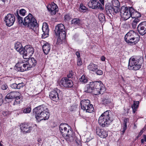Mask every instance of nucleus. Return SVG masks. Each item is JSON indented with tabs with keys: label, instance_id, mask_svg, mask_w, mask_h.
Wrapping results in <instances>:
<instances>
[{
	"label": "nucleus",
	"instance_id": "nucleus-1",
	"mask_svg": "<svg viewBox=\"0 0 146 146\" xmlns=\"http://www.w3.org/2000/svg\"><path fill=\"white\" fill-rule=\"evenodd\" d=\"M86 92L92 93L95 95H98L104 92V86L101 81L91 82L89 84L86 85Z\"/></svg>",
	"mask_w": 146,
	"mask_h": 146
},
{
	"label": "nucleus",
	"instance_id": "nucleus-2",
	"mask_svg": "<svg viewBox=\"0 0 146 146\" xmlns=\"http://www.w3.org/2000/svg\"><path fill=\"white\" fill-rule=\"evenodd\" d=\"M33 113L38 121L48 119L50 114L47 107L43 105L39 106L33 110Z\"/></svg>",
	"mask_w": 146,
	"mask_h": 146
},
{
	"label": "nucleus",
	"instance_id": "nucleus-3",
	"mask_svg": "<svg viewBox=\"0 0 146 146\" xmlns=\"http://www.w3.org/2000/svg\"><path fill=\"white\" fill-rule=\"evenodd\" d=\"M143 62V58L141 56L132 57L129 59L128 69L130 70H138L141 68Z\"/></svg>",
	"mask_w": 146,
	"mask_h": 146
},
{
	"label": "nucleus",
	"instance_id": "nucleus-4",
	"mask_svg": "<svg viewBox=\"0 0 146 146\" xmlns=\"http://www.w3.org/2000/svg\"><path fill=\"white\" fill-rule=\"evenodd\" d=\"M110 112V110L106 111L100 117L98 122L102 127H108L113 121V118L111 117Z\"/></svg>",
	"mask_w": 146,
	"mask_h": 146
},
{
	"label": "nucleus",
	"instance_id": "nucleus-5",
	"mask_svg": "<svg viewBox=\"0 0 146 146\" xmlns=\"http://www.w3.org/2000/svg\"><path fill=\"white\" fill-rule=\"evenodd\" d=\"M59 130L62 136L67 141H70L72 139L73 131L70 129V127L65 123L61 124L59 126Z\"/></svg>",
	"mask_w": 146,
	"mask_h": 146
},
{
	"label": "nucleus",
	"instance_id": "nucleus-6",
	"mask_svg": "<svg viewBox=\"0 0 146 146\" xmlns=\"http://www.w3.org/2000/svg\"><path fill=\"white\" fill-rule=\"evenodd\" d=\"M55 32L56 36L58 37L57 42L60 44L64 40L66 37V32L64 25L62 24H58L55 27Z\"/></svg>",
	"mask_w": 146,
	"mask_h": 146
},
{
	"label": "nucleus",
	"instance_id": "nucleus-7",
	"mask_svg": "<svg viewBox=\"0 0 146 146\" xmlns=\"http://www.w3.org/2000/svg\"><path fill=\"white\" fill-rule=\"evenodd\" d=\"M124 39L125 41L128 44L134 45L139 41L140 37L137 33L131 30L125 35Z\"/></svg>",
	"mask_w": 146,
	"mask_h": 146
},
{
	"label": "nucleus",
	"instance_id": "nucleus-8",
	"mask_svg": "<svg viewBox=\"0 0 146 146\" xmlns=\"http://www.w3.org/2000/svg\"><path fill=\"white\" fill-rule=\"evenodd\" d=\"M24 21L23 25L29 29L33 30L34 28L38 25L36 20L31 13L24 18Z\"/></svg>",
	"mask_w": 146,
	"mask_h": 146
},
{
	"label": "nucleus",
	"instance_id": "nucleus-9",
	"mask_svg": "<svg viewBox=\"0 0 146 146\" xmlns=\"http://www.w3.org/2000/svg\"><path fill=\"white\" fill-rule=\"evenodd\" d=\"M120 13L122 19L124 20H126L131 17L130 8L128 9L125 6L122 7L120 11Z\"/></svg>",
	"mask_w": 146,
	"mask_h": 146
},
{
	"label": "nucleus",
	"instance_id": "nucleus-10",
	"mask_svg": "<svg viewBox=\"0 0 146 146\" xmlns=\"http://www.w3.org/2000/svg\"><path fill=\"white\" fill-rule=\"evenodd\" d=\"M25 53L23 54V57L25 59H27L29 57L31 56L34 52L33 48L30 45L25 46L24 48Z\"/></svg>",
	"mask_w": 146,
	"mask_h": 146
},
{
	"label": "nucleus",
	"instance_id": "nucleus-11",
	"mask_svg": "<svg viewBox=\"0 0 146 146\" xmlns=\"http://www.w3.org/2000/svg\"><path fill=\"white\" fill-rule=\"evenodd\" d=\"M59 84L61 86L66 88H71L73 85L72 80L66 77L62 78L60 81Z\"/></svg>",
	"mask_w": 146,
	"mask_h": 146
},
{
	"label": "nucleus",
	"instance_id": "nucleus-12",
	"mask_svg": "<svg viewBox=\"0 0 146 146\" xmlns=\"http://www.w3.org/2000/svg\"><path fill=\"white\" fill-rule=\"evenodd\" d=\"M15 20L14 15L11 14H8L5 17L4 19L6 25L9 27H11L13 25Z\"/></svg>",
	"mask_w": 146,
	"mask_h": 146
},
{
	"label": "nucleus",
	"instance_id": "nucleus-13",
	"mask_svg": "<svg viewBox=\"0 0 146 146\" xmlns=\"http://www.w3.org/2000/svg\"><path fill=\"white\" fill-rule=\"evenodd\" d=\"M61 91L60 90L55 88L49 94L50 98L52 100L54 101H57L59 100L58 94Z\"/></svg>",
	"mask_w": 146,
	"mask_h": 146
},
{
	"label": "nucleus",
	"instance_id": "nucleus-14",
	"mask_svg": "<svg viewBox=\"0 0 146 146\" xmlns=\"http://www.w3.org/2000/svg\"><path fill=\"white\" fill-rule=\"evenodd\" d=\"M47 8L50 14L52 15H55L58 11L57 6L53 2L50 4L48 5Z\"/></svg>",
	"mask_w": 146,
	"mask_h": 146
},
{
	"label": "nucleus",
	"instance_id": "nucleus-15",
	"mask_svg": "<svg viewBox=\"0 0 146 146\" xmlns=\"http://www.w3.org/2000/svg\"><path fill=\"white\" fill-rule=\"evenodd\" d=\"M88 5L92 9H102V6L98 1L92 0L88 3Z\"/></svg>",
	"mask_w": 146,
	"mask_h": 146
},
{
	"label": "nucleus",
	"instance_id": "nucleus-16",
	"mask_svg": "<svg viewBox=\"0 0 146 146\" xmlns=\"http://www.w3.org/2000/svg\"><path fill=\"white\" fill-rule=\"evenodd\" d=\"M137 29L139 33L141 35L146 33V21L141 23L138 25Z\"/></svg>",
	"mask_w": 146,
	"mask_h": 146
},
{
	"label": "nucleus",
	"instance_id": "nucleus-17",
	"mask_svg": "<svg viewBox=\"0 0 146 146\" xmlns=\"http://www.w3.org/2000/svg\"><path fill=\"white\" fill-rule=\"evenodd\" d=\"M42 29L43 32L42 35V38H44L48 37V36L49 29L48 25L46 23L44 22L43 23Z\"/></svg>",
	"mask_w": 146,
	"mask_h": 146
},
{
	"label": "nucleus",
	"instance_id": "nucleus-18",
	"mask_svg": "<svg viewBox=\"0 0 146 146\" xmlns=\"http://www.w3.org/2000/svg\"><path fill=\"white\" fill-rule=\"evenodd\" d=\"M40 44L42 46L44 53L46 54H48L50 49L49 44L47 42L43 40L41 41Z\"/></svg>",
	"mask_w": 146,
	"mask_h": 146
},
{
	"label": "nucleus",
	"instance_id": "nucleus-19",
	"mask_svg": "<svg viewBox=\"0 0 146 146\" xmlns=\"http://www.w3.org/2000/svg\"><path fill=\"white\" fill-rule=\"evenodd\" d=\"M96 131L97 134L101 138H105L108 136L107 131L103 129L98 128L96 129Z\"/></svg>",
	"mask_w": 146,
	"mask_h": 146
},
{
	"label": "nucleus",
	"instance_id": "nucleus-20",
	"mask_svg": "<svg viewBox=\"0 0 146 146\" xmlns=\"http://www.w3.org/2000/svg\"><path fill=\"white\" fill-rule=\"evenodd\" d=\"M15 48L21 54H23L25 53L24 48L21 44L19 42H17L15 44Z\"/></svg>",
	"mask_w": 146,
	"mask_h": 146
},
{
	"label": "nucleus",
	"instance_id": "nucleus-21",
	"mask_svg": "<svg viewBox=\"0 0 146 146\" xmlns=\"http://www.w3.org/2000/svg\"><path fill=\"white\" fill-rule=\"evenodd\" d=\"M130 11L131 13V17L132 18L140 19L141 17V15L140 13L135 11L133 8H130Z\"/></svg>",
	"mask_w": 146,
	"mask_h": 146
},
{
	"label": "nucleus",
	"instance_id": "nucleus-22",
	"mask_svg": "<svg viewBox=\"0 0 146 146\" xmlns=\"http://www.w3.org/2000/svg\"><path fill=\"white\" fill-rule=\"evenodd\" d=\"M90 104V101L88 100H82L80 102L81 109L84 110H85L86 107H87Z\"/></svg>",
	"mask_w": 146,
	"mask_h": 146
},
{
	"label": "nucleus",
	"instance_id": "nucleus-23",
	"mask_svg": "<svg viewBox=\"0 0 146 146\" xmlns=\"http://www.w3.org/2000/svg\"><path fill=\"white\" fill-rule=\"evenodd\" d=\"M72 139L70 141H67L68 142H71L72 141H74L75 142L76 146H82V143L81 142V139L80 138H78L75 135L74 132H73L72 135Z\"/></svg>",
	"mask_w": 146,
	"mask_h": 146
},
{
	"label": "nucleus",
	"instance_id": "nucleus-24",
	"mask_svg": "<svg viewBox=\"0 0 146 146\" xmlns=\"http://www.w3.org/2000/svg\"><path fill=\"white\" fill-rule=\"evenodd\" d=\"M21 130L24 133H29L31 130L32 127L29 126L27 124H22L21 125Z\"/></svg>",
	"mask_w": 146,
	"mask_h": 146
},
{
	"label": "nucleus",
	"instance_id": "nucleus-25",
	"mask_svg": "<svg viewBox=\"0 0 146 146\" xmlns=\"http://www.w3.org/2000/svg\"><path fill=\"white\" fill-rule=\"evenodd\" d=\"M98 66L92 62L90 63L87 66V69L90 71L95 72L98 68Z\"/></svg>",
	"mask_w": 146,
	"mask_h": 146
},
{
	"label": "nucleus",
	"instance_id": "nucleus-26",
	"mask_svg": "<svg viewBox=\"0 0 146 146\" xmlns=\"http://www.w3.org/2000/svg\"><path fill=\"white\" fill-rule=\"evenodd\" d=\"M26 63H28L30 68H31L35 66L36 64V61L34 58H29Z\"/></svg>",
	"mask_w": 146,
	"mask_h": 146
},
{
	"label": "nucleus",
	"instance_id": "nucleus-27",
	"mask_svg": "<svg viewBox=\"0 0 146 146\" xmlns=\"http://www.w3.org/2000/svg\"><path fill=\"white\" fill-rule=\"evenodd\" d=\"M15 99V101L13 104L14 105L19 104L21 103L23 101V97L20 94L19 96Z\"/></svg>",
	"mask_w": 146,
	"mask_h": 146
},
{
	"label": "nucleus",
	"instance_id": "nucleus-28",
	"mask_svg": "<svg viewBox=\"0 0 146 146\" xmlns=\"http://www.w3.org/2000/svg\"><path fill=\"white\" fill-rule=\"evenodd\" d=\"M139 102L138 101H133V104L131 106V108L133 110V112L134 113L137 111L139 107Z\"/></svg>",
	"mask_w": 146,
	"mask_h": 146
},
{
	"label": "nucleus",
	"instance_id": "nucleus-29",
	"mask_svg": "<svg viewBox=\"0 0 146 146\" xmlns=\"http://www.w3.org/2000/svg\"><path fill=\"white\" fill-rule=\"evenodd\" d=\"M24 61H20L16 64L15 66L18 71H21V68H22L24 65Z\"/></svg>",
	"mask_w": 146,
	"mask_h": 146
},
{
	"label": "nucleus",
	"instance_id": "nucleus-30",
	"mask_svg": "<svg viewBox=\"0 0 146 146\" xmlns=\"http://www.w3.org/2000/svg\"><path fill=\"white\" fill-rule=\"evenodd\" d=\"M27 61H24V65L23 67L21 69V72H23L25 71L29 70L31 68L28 63H26Z\"/></svg>",
	"mask_w": 146,
	"mask_h": 146
},
{
	"label": "nucleus",
	"instance_id": "nucleus-31",
	"mask_svg": "<svg viewBox=\"0 0 146 146\" xmlns=\"http://www.w3.org/2000/svg\"><path fill=\"white\" fill-rule=\"evenodd\" d=\"M134 19L131 23L132 27L133 29L136 28L137 23L141 20L140 19Z\"/></svg>",
	"mask_w": 146,
	"mask_h": 146
},
{
	"label": "nucleus",
	"instance_id": "nucleus-32",
	"mask_svg": "<svg viewBox=\"0 0 146 146\" xmlns=\"http://www.w3.org/2000/svg\"><path fill=\"white\" fill-rule=\"evenodd\" d=\"M15 16L17 17V21L19 24H23L24 22L23 21V18L20 17L18 13V10H17L16 11V13L15 14Z\"/></svg>",
	"mask_w": 146,
	"mask_h": 146
},
{
	"label": "nucleus",
	"instance_id": "nucleus-33",
	"mask_svg": "<svg viewBox=\"0 0 146 146\" xmlns=\"http://www.w3.org/2000/svg\"><path fill=\"white\" fill-rule=\"evenodd\" d=\"M113 6H111L110 4H108L106 5V9L107 12L110 13V14L112 13V9Z\"/></svg>",
	"mask_w": 146,
	"mask_h": 146
},
{
	"label": "nucleus",
	"instance_id": "nucleus-34",
	"mask_svg": "<svg viewBox=\"0 0 146 146\" xmlns=\"http://www.w3.org/2000/svg\"><path fill=\"white\" fill-rule=\"evenodd\" d=\"M94 110V108L92 104H90V105L86 107L85 110L86 112L88 113H92Z\"/></svg>",
	"mask_w": 146,
	"mask_h": 146
},
{
	"label": "nucleus",
	"instance_id": "nucleus-35",
	"mask_svg": "<svg viewBox=\"0 0 146 146\" xmlns=\"http://www.w3.org/2000/svg\"><path fill=\"white\" fill-rule=\"evenodd\" d=\"M79 80L82 84H85L88 81L87 78L84 75H83L79 79Z\"/></svg>",
	"mask_w": 146,
	"mask_h": 146
},
{
	"label": "nucleus",
	"instance_id": "nucleus-36",
	"mask_svg": "<svg viewBox=\"0 0 146 146\" xmlns=\"http://www.w3.org/2000/svg\"><path fill=\"white\" fill-rule=\"evenodd\" d=\"M98 17L100 21L102 23H103L105 21V17L103 13H100Z\"/></svg>",
	"mask_w": 146,
	"mask_h": 146
},
{
	"label": "nucleus",
	"instance_id": "nucleus-37",
	"mask_svg": "<svg viewBox=\"0 0 146 146\" xmlns=\"http://www.w3.org/2000/svg\"><path fill=\"white\" fill-rule=\"evenodd\" d=\"M119 7V6L113 7V9L112 10V13H119L120 11Z\"/></svg>",
	"mask_w": 146,
	"mask_h": 146
},
{
	"label": "nucleus",
	"instance_id": "nucleus-38",
	"mask_svg": "<svg viewBox=\"0 0 146 146\" xmlns=\"http://www.w3.org/2000/svg\"><path fill=\"white\" fill-rule=\"evenodd\" d=\"M72 24L74 25H79L80 23V20L78 19H74L71 21Z\"/></svg>",
	"mask_w": 146,
	"mask_h": 146
},
{
	"label": "nucleus",
	"instance_id": "nucleus-39",
	"mask_svg": "<svg viewBox=\"0 0 146 146\" xmlns=\"http://www.w3.org/2000/svg\"><path fill=\"white\" fill-rule=\"evenodd\" d=\"M111 3L113 7L119 6L120 5L119 2L118 0H112Z\"/></svg>",
	"mask_w": 146,
	"mask_h": 146
},
{
	"label": "nucleus",
	"instance_id": "nucleus-40",
	"mask_svg": "<svg viewBox=\"0 0 146 146\" xmlns=\"http://www.w3.org/2000/svg\"><path fill=\"white\" fill-rule=\"evenodd\" d=\"M18 10L19 14L20 15L22 16H24L26 13V11L25 9H22L19 10L18 9Z\"/></svg>",
	"mask_w": 146,
	"mask_h": 146
},
{
	"label": "nucleus",
	"instance_id": "nucleus-41",
	"mask_svg": "<svg viewBox=\"0 0 146 146\" xmlns=\"http://www.w3.org/2000/svg\"><path fill=\"white\" fill-rule=\"evenodd\" d=\"M12 93L13 99L15 98L20 94L19 92H12Z\"/></svg>",
	"mask_w": 146,
	"mask_h": 146
},
{
	"label": "nucleus",
	"instance_id": "nucleus-42",
	"mask_svg": "<svg viewBox=\"0 0 146 146\" xmlns=\"http://www.w3.org/2000/svg\"><path fill=\"white\" fill-rule=\"evenodd\" d=\"M11 114V112L8 110H5L3 111V114L5 116L7 117L9 116Z\"/></svg>",
	"mask_w": 146,
	"mask_h": 146
},
{
	"label": "nucleus",
	"instance_id": "nucleus-43",
	"mask_svg": "<svg viewBox=\"0 0 146 146\" xmlns=\"http://www.w3.org/2000/svg\"><path fill=\"white\" fill-rule=\"evenodd\" d=\"M31 110V108L30 107H28L24 109L23 111V112L26 113H30Z\"/></svg>",
	"mask_w": 146,
	"mask_h": 146
},
{
	"label": "nucleus",
	"instance_id": "nucleus-44",
	"mask_svg": "<svg viewBox=\"0 0 146 146\" xmlns=\"http://www.w3.org/2000/svg\"><path fill=\"white\" fill-rule=\"evenodd\" d=\"M12 94V92L8 94L6 97H5V100L7 99H13Z\"/></svg>",
	"mask_w": 146,
	"mask_h": 146
},
{
	"label": "nucleus",
	"instance_id": "nucleus-45",
	"mask_svg": "<svg viewBox=\"0 0 146 146\" xmlns=\"http://www.w3.org/2000/svg\"><path fill=\"white\" fill-rule=\"evenodd\" d=\"M74 75V72L72 71H70L67 75L68 78H72Z\"/></svg>",
	"mask_w": 146,
	"mask_h": 146
},
{
	"label": "nucleus",
	"instance_id": "nucleus-46",
	"mask_svg": "<svg viewBox=\"0 0 146 146\" xmlns=\"http://www.w3.org/2000/svg\"><path fill=\"white\" fill-rule=\"evenodd\" d=\"M24 85V84L23 82L17 84V89H19L23 87Z\"/></svg>",
	"mask_w": 146,
	"mask_h": 146
},
{
	"label": "nucleus",
	"instance_id": "nucleus-47",
	"mask_svg": "<svg viewBox=\"0 0 146 146\" xmlns=\"http://www.w3.org/2000/svg\"><path fill=\"white\" fill-rule=\"evenodd\" d=\"M80 8L81 9L83 10H85V11H86L88 10L86 7L83 5L82 4H80Z\"/></svg>",
	"mask_w": 146,
	"mask_h": 146
},
{
	"label": "nucleus",
	"instance_id": "nucleus-48",
	"mask_svg": "<svg viewBox=\"0 0 146 146\" xmlns=\"http://www.w3.org/2000/svg\"><path fill=\"white\" fill-rule=\"evenodd\" d=\"M127 125L123 124V128L121 131L122 132L123 134L124 133L125 130L127 129Z\"/></svg>",
	"mask_w": 146,
	"mask_h": 146
},
{
	"label": "nucleus",
	"instance_id": "nucleus-49",
	"mask_svg": "<svg viewBox=\"0 0 146 146\" xmlns=\"http://www.w3.org/2000/svg\"><path fill=\"white\" fill-rule=\"evenodd\" d=\"M82 64V62L80 58H78L77 64L78 66H80Z\"/></svg>",
	"mask_w": 146,
	"mask_h": 146
},
{
	"label": "nucleus",
	"instance_id": "nucleus-50",
	"mask_svg": "<svg viewBox=\"0 0 146 146\" xmlns=\"http://www.w3.org/2000/svg\"><path fill=\"white\" fill-rule=\"evenodd\" d=\"M11 86L13 89H17V83L13 84L11 85Z\"/></svg>",
	"mask_w": 146,
	"mask_h": 146
},
{
	"label": "nucleus",
	"instance_id": "nucleus-51",
	"mask_svg": "<svg viewBox=\"0 0 146 146\" xmlns=\"http://www.w3.org/2000/svg\"><path fill=\"white\" fill-rule=\"evenodd\" d=\"M96 73L98 75H101L102 74L103 72L101 70H98L97 71Z\"/></svg>",
	"mask_w": 146,
	"mask_h": 146
},
{
	"label": "nucleus",
	"instance_id": "nucleus-52",
	"mask_svg": "<svg viewBox=\"0 0 146 146\" xmlns=\"http://www.w3.org/2000/svg\"><path fill=\"white\" fill-rule=\"evenodd\" d=\"M7 86L6 84H3L1 86V88L3 90H5L7 89Z\"/></svg>",
	"mask_w": 146,
	"mask_h": 146
},
{
	"label": "nucleus",
	"instance_id": "nucleus-53",
	"mask_svg": "<svg viewBox=\"0 0 146 146\" xmlns=\"http://www.w3.org/2000/svg\"><path fill=\"white\" fill-rule=\"evenodd\" d=\"M70 17L69 15H66L64 16V19L66 20H69L70 19Z\"/></svg>",
	"mask_w": 146,
	"mask_h": 146
},
{
	"label": "nucleus",
	"instance_id": "nucleus-54",
	"mask_svg": "<svg viewBox=\"0 0 146 146\" xmlns=\"http://www.w3.org/2000/svg\"><path fill=\"white\" fill-rule=\"evenodd\" d=\"M129 119L128 118H125L124 120V124L127 125V123L128 122Z\"/></svg>",
	"mask_w": 146,
	"mask_h": 146
},
{
	"label": "nucleus",
	"instance_id": "nucleus-55",
	"mask_svg": "<svg viewBox=\"0 0 146 146\" xmlns=\"http://www.w3.org/2000/svg\"><path fill=\"white\" fill-rule=\"evenodd\" d=\"M76 54L77 57L78 58H80V54L78 52H76Z\"/></svg>",
	"mask_w": 146,
	"mask_h": 146
},
{
	"label": "nucleus",
	"instance_id": "nucleus-56",
	"mask_svg": "<svg viewBox=\"0 0 146 146\" xmlns=\"http://www.w3.org/2000/svg\"><path fill=\"white\" fill-rule=\"evenodd\" d=\"M3 103V100L2 96L1 95H0V106H1Z\"/></svg>",
	"mask_w": 146,
	"mask_h": 146
},
{
	"label": "nucleus",
	"instance_id": "nucleus-57",
	"mask_svg": "<svg viewBox=\"0 0 146 146\" xmlns=\"http://www.w3.org/2000/svg\"><path fill=\"white\" fill-rule=\"evenodd\" d=\"M105 57L104 56H102L101 57V60L102 61H104L105 60Z\"/></svg>",
	"mask_w": 146,
	"mask_h": 146
},
{
	"label": "nucleus",
	"instance_id": "nucleus-58",
	"mask_svg": "<svg viewBox=\"0 0 146 146\" xmlns=\"http://www.w3.org/2000/svg\"><path fill=\"white\" fill-rule=\"evenodd\" d=\"M143 133V130H141V131H140V132L139 133V134L138 136L139 137V136H140L142 134V133Z\"/></svg>",
	"mask_w": 146,
	"mask_h": 146
},
{
	"label": "nucleus",
	"instance_id": "nucleus-59",
	"mask_svg": "<svg viewBox=\"0 0 146 146\" xmlns=\"http://www.w3.org/2000/svg\"><path fill=\"white\" fill-rule=\"evenodd\" d=\"M100 2H101V3L102 4H104V0H99Z\"/></svg>",
	"mask_w": 146,
	"mask_h": 146
},
{
	"label": "nucleus",
	"instance_id": "nucleus-60",
	"mask_svg": "<svg viewBox=\"0 0 146 146\" xmlns=\"http://www.w3.org/2000/svg\"><path fill=\"white\" fill-rule=\"evenodd\" d=\"M143 136V138L144 139L145 141L146 142V135H144Z\"/></svg>",
	"mask_w": 146,
	"mask_h": 146
},
{
	"label": "nucleus",
	"instance_id": "nucleus-61",
	"mask_svg": "<svg viewBox=\"0 0 146 146\" xmlns=\"http://www.w3.org/2000/svg\"><path fill=\"white\" fill-rule=\"evenodd\" d=\"M144 139H142L141 140V143H144Z\"/></svg>",
	"mask_w": 146,
	"mask_h": 146
},
{
	"label": "nucleus",
	"instance_id": "nucleus-62",
	"mask_svg": "<svg viewBox=\"0 0 146 146\" xmlns=\"http://www.w3.org/2000/svg\"><path fill=\"white\" fill-rule=\"evenodd\" d=\"M6 0H0V1H2L3 2H5Z\"/></svg>",
	"mask_w": 146,
	"mask_h": 146
},
{
	"label": "nucleus",
	"instance_id": "nucleus-63",
	"mask_svg": "<svg viewBox=\"0 0 146 146\" xmlns=\"http://www.w3.org/2000/svg\"><path fill=\"white\" fill-rule=\"evenodd\" d=\"M0 146H3V145L0 142Z\"/></svg>",
	"mask_w": 146,
	"mask_h": 146
},
{
	"label": "nucleus",
	"instance_id": "nucleus-64",
	"mask_svg": "<svg viewBox=\"0 0 146 146\" xmlns=\"http://www.w3.org/2000/svg\"><path fill=\"white\" fill-rule=\"evenodd\" d=\"M122 80H123V81H124V79H123V77H122Z\"/></svg>",
	"mask_w": 146,
	"mask_h": 146
}]
</instances>
